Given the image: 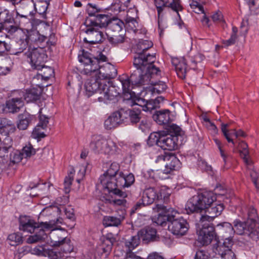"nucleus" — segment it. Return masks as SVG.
Listing matches in <instances>:
<instances>
[{"label": "nucleus", "instance_id": "1", "mask_svg": "<svg viewBox=\"0 0 259 259\" xmlns=\"http://www.w3.org/2000/svg\"><path fill=\"white\" fill-rule=\"evenodd\" d=\"M106 56L102 53L97 57L83 50L81 54L78 55L79 61L84 65L83 71L86 74L92 72H98L99 78L103 80H110L115 78L117 74L115 67L110 63H105L107 61ZM109 81V80H108Z\"/></svg>", "mask_w": 259, "mask_h": 259}, {"label": "nucleus", "instance_id": "2", "mask_svg": "<svg viewBox=\"0 0 259 259\" xmlns=\"http://www.w3.org/2000/svg\"><path fill=\"white\" fill-rule=\"evenodd\" d=\"M224 207L223 204L213 203L204 209L198 223L199 230L198 239L202 245L209 244L215 236V229L211 222L215 217L220 215Z\"/></svg>", "mask_w": 259, "mask_h": 259}, {"label": "nucleus", "instance_id": "3", "mask_svg": "<svg viewBox=\"0 0 259 259\" xmlns=\"http://www.w3.org/2000/svg\"><path fill=\"white\" fill-rule=\"evenodd\" d=\"M240 212L242 217L247 220L244 222L237 219L234 221L235 233L238 235H246L253 239L258 238L259 229L256 210L252 206L247 207L244 205L241 207Z\"/></svg>", "mask_w": 259, "mask_h": 259}, {"label": "nucleus", "instance_id": "4", "mask_svg": "<svg viewBox=\"0 0 259 259\" xmlns=\"http://www.w3.org/2000/svg\"><path fill=\"white\" fill-rule=\"evenodd\" d=\"M142 57L136 58L134 61L133 65L136 68L134 70L130 78L127 77H122L120 78V81L121 83L122 90L124 93H130L131 91V87L133 85L141 86L144 85L145 83L152 82L153 81L150 79L147 76H144L145 70L143 67V61Z\"/></svg>", "mask_w": 259, "mask_h": 259}, {"label": "nucleus", "instance_id": "5", "mask_svg": "<svg viewBox=\"0 0 259 259\" xmlns=\"http://www.w3.org/2000/svg\"><path fill=\"white\" fill-rule=\"evenodd\" d=\"M217 199L215 195L211 191H203L193 196L187 202L185 209L188 214L201 213L212 204Z\"/></svg>", "mask_w": 259, "mask_h": 259}, {"label": "nucleus", "instance_id": "6", "mask_svg": "<svg viewBox=\"0 0 259 259\" xmlns=\"http://www.w3.org/2000/svg\"><path fill=\"white\" fill-rule=\"evenodd\" d=\"M153 46L152 41L148 40H141L137 44V53L134 57V61L136 58L142 57L143 61V67L144 69H151V73L155 76L158 73V67H156L153 63L156 61L155 53L150 54L147 53V50Z\"/></svg>", "mask_w": 259, "mask_h": 259}, {"label": "nucleus", "instance_id": "7", "mask_svg": "<svg viewBox=\"0 0 259 259\" xmlns=\"http://www.w3.org/2000/svg\"><path fill=\"white\" fill-rule=\"evenodd\" d=\"M90 147L95 153L104 154L109 156L114 155L119 151V148L114 141L101 135L92 137Z\"/></svg>", "mask_w": 259, "mask_h": 259}, {"label": "nucleus", "instance_id": "8", "mask_svg": "<svg viewBox=\"0 0 259 259\" xmlns=\"http://www.w3.org/2000/svg\"><path fill=\"white\" fill-rule=\"evenodd\" d=\"M98 4L89 3L87 6V11L91 17L87 20L86 23L89 22L90 24H93L94 26L102 28L108 27L110 19L107 15L100 14L99 12L103 10Z\"/></svg>", "mask_w": 259, "mask_h": 259}, {"label": "nucleus", "instance_id": "9", "mask_svg": "<svg viewBox=\"0 0 259 259\" xmlns=\"http://www.w3.org/2000/svg\"><path fill=\"white\" fill-rule=\"evenodd\" d=\"M42 21L37 19H31L28 20V21L25 23L24 27L27 31V34H23L25 37L28 44L30 43H41L45 41V40L50 37L51 39L54 34H50L48 35L47 33L46 35H41L38 31L36 30L37 26H38Z\"/></svg>", "mask_w": 259, "mask_h": 259}, {"label": "nucleus", "instance_id": "10", "mask_svg": "<svg viewBox=\"0 0 259 259\" xmlns=\"http://www.w3.org/2000/svg\"><path fill=\"white\" fill-rule=\"evenodd\" d=\"M59 220H49V222H41L39 226L30 217L27 215H21L19 217V230L23 232L32 233L39 228H44L49 229L52 228L54 225L58 224Z\"/></svg>", "mask_w": 259, "mask_h": 259}, {"label": "nucleus", "instance_id": "11", "mask_svg": "<svg viewBox=\"0 0 259 259\" xmlns=\"http://www.w3.org/2000/svg\"><path fill=\"white\" fill-rule=\"evenodd\" d=\"M47 243L52 246H63L64 252L67 253L72 251L73 248L70 245V241L65 236L64 231L58 229H53L48 235Z\"/></svg>", "mask_w": 259, "mask_h": 259}, {"label": "nucleus", "instance_id": "12", "mask_svg": "<svg viewBox=\"0 0 259 259\" xmlns=\"http://www.w3.org/2000/svg\"><path fill=\"white\" fill-rule=\"evenodd\" d=\"M24 55L27 58V61L34 69L40 70L42 64L47 60V56L42 48L29 47Z\"/></svg>", "mask_w": 259, "mask_h": 259}, {"label": "nucleus", "instance_id": "13", "mask_svg": "<svg viewBox=\"0 0 259 259\" xmlns=\"http://www.w3.org/2000/svg\"><path fill=\"white\" fill-rule=\"evenodd\" d=\"M158 73L157 75L153 76V75L151 73V69L148 70V69L145 70L144 72V77L147 76L148 78L153 81V83L150 81V82H148L147 83H145L144 85H150L149 87H146V94L148 96L150 95V96L153 95L155 94H160L162 92L164 91L166 89V85L162 81H157V79L160 76V70L159 68L158 67Z\"/></svg>", "mask_w": 259, "mask_h": 259}, {"label": "nucleus", "instance_id": "14", "mask_svg": "<svg viewBox=\"0 0 259 259\" xmlns=\"http://www.w3.org/2000/svg\"><path fill=\"white\" fill-rule=\"evenodd\" d=\"M15 6L17 16L27 19L28 16H32L35 8L33 0H10Z\"/></svg>", "mask_w": 259, "mask_h": 259}, {"label": "nucleus", "instance_id": "15", "mask_svg": "<svg viewBox=\"0 0 259 259\" xmlns=\"http://www.w3.org/2000/svg\"><path fill=\"white\" fill-rule=\"evenodd\" d=\"M160 161H165V168L163 172L168 174L173 170L178 169L181 165V163L178 158L174 154L171 153H164L157 156L156 162Z\"/></svg>", "mask_w": 259, "mask_h": 259}, {"label": "nucleus", "instance_id": "16", "mask_svg": "<svg viewBox=\"0 0 259 259\" xmlns=\"http://www.w3.org/2000/svg\"><path fill=\"white\" fill-rule=\"evenodd\" d=\"M170 222L168 225V229L172 234L177 235H184L188 230V224L183 218H175V216L171 215Z\"/></svg>", "mask_w": 259, "mask_h": 259}, {"label": "nucleus", "instance_id": "17", "mask_svg": "<svg viewBox=\"0 0 259 259\" xmlns=\"http://www.w3.org/2000/svg\"><path fill=\"white\" fill-rule=\"evenodd\" d=\"M24 93L20 90L12 92L11 98L6 103V107L11 113H16L24 106L23 98Z\"/></svg>", "mask_w": 259, "mask_h": 259}, {"label": "nucleus", "instance_id": "18", "mask_svg": "<svg viewBox=\"0 0 259 259\" xmlns=\"http://www.w3.org/2000/svg\"><path fill=\"white\" fill-rule=\"evenodd\" d=\"M118 180L119 176L118 177L101 176L100 178L101 184L109 192H112L113 194L120 193L122 197H127V194L118 188H120L118 185Z\"/></svg>", "mask_w": 259, "mask_h": 259}, {"label": "nucleus", "instance_id": "19", "mask_svg": "<svg viewBox=\"0 0 259 259\" xmlns=\"http://www.w3.org/2000/svg\"><path fill=\"white\" fill-rule=\"evenodd\" d=\"M165 187H162L159 191V194L158 193V191L154 188L149 187L143 191L142 197L144 199V201L146 204L150 205L153 203L156 200H160L166 199L169 193L167 192L166 194L164 193L165 190Z\"/></svg>", "mask_w": 259, "mask_h": 259}, {"label": "nucleus", "instance_id": "20", "mask_svg": "<svg viewBox=\"0 0 259 259\" xmlns=\"http://www.w3.org/2000/svg\"><path fill=\"white\" fill-rule=\"evenodd\" d=\"M154 5L158 13V23H159L160 16L165 8H170L176 12L179 16L180 15L178 12L182 10L180 0H172V2H169L168 0H154Z\"/></svg>", "mask_w": 259, "mask_h": 259}, {"label": "nucleus", "instance_id": "21", "mask_svg": "<svg viewBox=\"0 0 259 259\" xmlns=\"http://www.w3.org/2000/svg\"><path fill=\"white\" fill-rule=\"evenodd\" d=\"M86 24L87 27L85 32L88 35V37L84 38V41L91 44L102 42L105 37L103 32L100 30V28L94 26L93 24H90L89 22Z\"/></svg>", "mask_w": 259, "mask_h": 259}, {"label": "nucleus", "instance_id": "22", "mask_svg": "<svg viewBox=\"0 0 259 259\" xmlns=\"http://www.w3.org/2000/svg\"><path fill=\"white\" fill-rule=\"evenodd\" d=\"M110 81L104 80L100 95L98 96L99 102H106L112 100L119 95L115 87L111 85Z\"/></svg>", "mask_w": 259, "mask_h": 259}, {"label": "nucleus", "instance_id": "23", "mask_svg": "<svg viewBox=\"0 0 259 259\" xmlns=\"http://www.w3.org/2000/svg\"><path fill=\"white\" fill-rule=\"evenodd\" d=\"M124 110H120L113 112L104 122L105 128L107 130H111L116 127L124 122Z\"/></svg>", "mask_w": 259, "mask_h": 259}, {"label": "nucleus", "instance_id": "24", "mask_svg": "<svg viewBox=\"0 0 259 259\" xmlns=\"http://www.w3.org/2000/svg\"><path fill=\"white\" fill-rule=\"evenodd\" d=\"M103 83L104 80L99 78L88 79L84 84L87 96L89 97L94 93L100 94Z\"/></svg>", "mask_w": 259, "mask_h": 259}, {"label": "nucleus", "instance_id": "25", "mask_svg": "<svg viewBox=\"0 0 259 259\" xmlns=\"http://www.w3.org/2000/svg\"><path fill=\"white\" fill-rule=\"evenodd\" d=\"M160 142L159 144V146L164 150L169 151L177 149L178 145L180 144L178 137L173 136V135L162 136Z\"/></svg>", "mask_w": 259, "mask_h": 259}, {"label": "nucleus", "instance_id": "26", "mask_svg": "<svg viewBox=\"0 0 259 259\" xmlns=\"http://www.w3.org/2000/svg\"><path fill=\"white\" fill-rule=\"evenodd\" d=\"M28 46V41L25 37L8 44V52L10 54L17 55L23 53Z\"/></svg>", "mask_w": 259, "mask_h": 259}, {"label": "nucleus", "instance_id": "27", "mask_svg": "<svg viewBox=\"0 0 259 259\" xmlns=\"http://www.w3.org/2000/svg\"><path fill=\"white\" fill-rule=\"evenodd\" d=\"M138 233L140 239L145 243L156 241L158 238L156 229L150 227H146Z\"/></svg>", "mask_w": 259, "mask_h": 259}, {"label": "nucleus", "instance_id": "28", "mask_svg": "<svg viewBox=\"0 0 259 259\" xmlns=\"http://www.w3.org/2000/svg\"><path fill=\"white\" fill-rule=\"evenodd\" d=\"M233 245V241L232 239L225 238L223 242L219 241L217 243L214 248V251L216 254L221 256L227 253L228 250H230Z\"/></svg>", "mask_w": 259, "mask_h": 259}, {"label": "nucleus", "instance_id": "29", "mask_svg": "<svg viewBox=\"0 0 259 259\" xmlns=\"http://www.w3.org/2000/svg\"><path fill=\"white\" fill-rule=\"evenodd\" d=\"M124 26V24L122 21L117 18L113 17L109 21L106 33L124 32L123 30Z\"/></svg>", "mask_w": 259, "mask_h": 259}, {"label": "nucleus", "instance_id": "30", "mask_svg": "<svg viewBox=\"0 0 259 259\" xmlns=\"http://www.w3.org/2000/svg\"><path fill=\"white\" fill-rule=\"evenodd\" d=\"M36 88H32L27 90L25 94H24V99L27 102H31L38 100L40 98L42 89L40 84L36 83Z\"/></svg>", "mask_w": 259, "mask_h": 259}, {"label": "nucleus", "instance_id": "31", "mask_svg": "<svg viewBox=\"0 0 259 259\" xmlns=\"http://www.w3.org/2000/svg\"><path fill=\"white\" fill-rule=\"evenodd\" d=\"M217 230L220 234L226 238L232 239V237L235 233V231L232 225L227 222L218 224L217 226Z\"/></svg>", "mask_w": 259, "mask_h": 259}, {"label": "nucleus", "instance_id": "32", "mask_svg": "<svg viewBox=\"0 0 259 259\" xmlns=\"http://www.w3.org/2000/svg\"><path fill=\"white\" fill-rule=\"evenodd\" d=\"M170 113L168 109L156 111L153 115V118L159 124H167L171 121Z\"/></svg>", "mask_w": 259, "mask_h": 259}, {"label": "nucleus", "instance_id": "33", "mask_svg": "<svg viewBox=\"0 0 259 259\" xmlns=\"http://www.w3.org/2000/svg\"><path fill=\"white\" fill-rule=\"evenodd\" d=\"M172 64L175 67V69L178 76L184 79L187 72V66L184 60H179L178 58L172 59Z\"/></svg>", "mask_w": 259, "mask_h": 259}, {"label": "nucleus", "instance_id": "34", "mask_svg": "<svg viewBox=\"0 0 259 259\" xmlns=\"http://www.w3.org/2000/svg\"><path fill=\"white\" fill-rule=\"evenodd\" d=\"M49 123V118L45 115H39V122L33 131V135L37 138H44L46 135L44 132H40V129H45Z\"/></svg>", "mask_w": 259, "mask_h": 259}, {"label": "nucleus", "instance_id": "35", "mask_svg": "<svg viewBox=\"0 0 259 259\" xmlns=\"http://www.w3.org/2000/svg\"><path fill=\"white\" fill-rule=\"evenodd\" d=\"M37 70L39 72L33 77L32 81L34 83H35L36 79H39V78L44 79L46 80H48L54 74V69L49 66L45 65L44 64H42L40 69Z\"/></svg>", "mask_w": 259, "mask_h": 259}, {"label": "nucleus", "instance_id": "36", "mask_svg": "<svg viewBox=\"0 0 259 259\" xmlns=\"http://www.w3.org/2000/svg\"><path fill=\"white\" fill-rule=\"evenodd\" d=\"M43 228H39L37 230H35V234L29 236L27 239V242L30 244L35 243L48 239V235Z\"/></svg>", "mask_w": 259, "mask_h": 259}, {"label": "nucleus", "instance_id": "37", "mask_svg": "<svg viewBox=\"0 0 259 259\" xmlns=\"http://www.w3.org/2000/svg\"><path fill=\"white\" fill-rule=\"evenodd\" d=\"M8 33L12 34L15 32H17L19 34H24L23 30L19 28L17 25H15L14 20L9 19L5 20L3 22V29Z\"/></svg>", "mask_w": 259, "mask_h": 259}, {"label": "nucleus", "instance_id": "38", "mask_svg": "<svg viewBox=\"0 0 259 259\" xmlns=\"http://www.w3.org/2000/svg\"><path fill=\"white\" fill-rule=\"evenodd\" d=\"M109 42L113 46H117L125 41L124 32L106 33Z\"/></svg>", "mask_w": 259, "mask_h": 259}, {"label": "nucleus", "instance_id": "39", "mask_svg": "<svg viewBox=\"0 0 259 259\" xmlns=\"http://www.w3.org/2000/svg\"><path fill=\"white\" fill-rule=\"evenodd\" d=\"M123 119L124 120L127 118H129L130 120L132 123H136L139 122L141 117V110L139 109H133L132 110H124Z\"/></svg>", "mask_w": 259, "mask_h": 259}, {"label": "nucleus", "instance_id": "40", "mask_svg": "<svg viewBox=\"0 0 259 259\" xmlns=\"http://www.w3.org/2000/svg\"><path fill=\"white\" fill-rule=\"evenodd\" d=\"M19 121L17 123V127L20 130H25L28 126L29 124L32 119V116L26 112L20 114L18 116Z\"/></svg>", "mask_w": 259, "mask_h": 259}, {"label": "nucleus", "instance_id": "41", "mask_svg": "<svg viewBox=\"0 0 259 259\" xmlns=\"http://www.w3.org/2000/svg\"><path fill=\"white\" fill-rule=\"evenodd\" d=\"M135 181L134 175L130 174L126 176L123 173L119 175L118 185L120 187H128Z\"/></svg>", "mask_w": 259, "mask_h": 259}, {"label": "nucleus", "instance_id": "42", "mask_svg": "<svg viewBox=\"0 0 259 259\" xmlns=\"http://www.w3.org/2000/svg\"><path fill=\"white\" fill-rule=\"evenodd\" d=\"M164 98L162 96H159L155 99H147L145 107L143 108L145 111L151 112L152 110L159 108V104L163 101Z\"/></svg>", "mask_w": 259, "mask_h": 259}, {"label": "nucleus", "instance_id": "43", "mask_svg": "<svg viewBox=\"0 0 259 259\" xmlns=\"http://www.w3.org/2000/svg\"><path fill=\"white\" fill-rule=\"evenodd\" d=\"M171 215L168 214H166L159 213L157 217L153 218L152 221L154 223L156 224L157 225L164 227L167 225V223H168V224H169V219Z\"/></svg>", "mask_w": 259, "mask_h": 259}, {"label": "nucleus", "instance_id": "44", "mask_svg": "<svg viewBox=\"0 0 259 259\" xmlns=\"http://www.w3.org/2000/svg\"><path fill=\"white\" fill-rule=\"evenodd\" d=\"M239 146L241 149L240 150V156L243 158L244 162L247 165L250 164L251 161L249 159V151L247 150V144L244 141H241L239 143Z\"/></svg>", "mask_w": 259, "mask_h": 259}, {"label": "nucleus", "instance_id": "45", "mask_svg": "<svg viewBox=\"0 0 259 259\" xmlns=\"http://www.w3.org/2000/svg\"><path fill=\"white\" fill-rule=\"evenodd\" d=\"M51 0H38L35 4L34 11L40 15L46 14Z\"/></svg>", "mask_w": 259, "mask_h": 259}, {"label": "nucleus", "instance_id": "46", "mask_svg": "<svg viewBox=\"0 0 259 259\" xmlns=\"http://www.w3.org/2000/svg\"><path fill=\"white\" fill-rule=\"evenodd\" d=\"M119 218L113 216H105L103 220V224L105 227L118 226L121 223Z\"/></svg>", "mask_w": 259, "mask_h": 259}, {"label": "nucleus", "instance_id": "47", "mask_svg": "<svg viewBox=\"0 0 259 259\" xmlns=\"http://www.w3.org/2000/svg\"><path fill=\"white\" fill-rule=\"evenodd\" d=\"M119 169V165L116 162H113L111 164L109 168L107 169L106 172L103 176H109L110 177H118V175L122 173L118 172Z\"/></svg>", "mask_w": 259, "mask_h": 259}, {"label": "nucleus", "instance_id": "48", "mask_svg": "<svg viewBox=\"0 0 259 259\" xmlns=\"http://www.w3.org/2000/svg\"><path fill=\"white\" fill-rule=\"evenodd\" d=\"M140 239L138 233L137 235L132 236L129 239L126 240L125 241V245L131 250L139 245Z\"/></svg>", "mask_w": 259, "mask_h": 259}, {"label": "nucleus", "instance_id": "49", "mask_svg": "<svg viewBox=\"0 0 259 259\" xmlns=\"http://www.w3.org/2000/svg\"><path fill=\"white\" fill-rule=\"evenodd\" d=\"M115 241V239L112 236V234H108L103 243L104 252H109L111 250L112 245Z\"/></svg>", "mask_w": 259, "mask_h": 259}, {"label": "nucleus", "instance_id": "50", "mask_svg": "<svg viewBox=\"0 0 259 259\" xmlns=\"http://www.w3.org/2000/svg\"><path fill=\"white\" fill-rule=\"evenodd\" d=\"M229 126V124L228 123H222L221 125V131L227 139V141L229 143H232L234 145V142L233 140L230 138L232 136H234V129L232 130H230L229 131L227 130V127Z\"/></svg>", "mask_w": 259, "mask_h": 259}, {"label": "nucleus", "instance_id": "51", "mask_svg": "<svg viewBox=\"0 0 259 259\" xmlns=\"http://www.w3.org/2000/svg\"><path fill=\"white\" fill-rule=\"evenodd\" d=\"M162 136L158 132L151 133L149 136L148 144L150 146L156 145L159 146V144L161 143Z\"/></svg>", "mask_w": 259, "mask_h": 259}, {"label": "nucleus", "instance_id": "52", "mask_svg": "<svg viewBox=\"0 0 259 259\" xmlns=\"http://www.w3.org/2000/svg\"><path fill=\"white\" fill-rule=\"evenodd\" d=\"M8 239L10 241V244L12 246H15L22 242V236L18 233L10 234Z\"/></svg>", "mask_w": 259, "mask_h": 259}, {"label": "nucleus", "instance_id": "53", "mask_svg": "<svg viewBox=\"0 0 259 259\" xmlns=\"http://www.w3.org/2000/svg\"><path fill=\"white\" fill-rule=\"evenodd\" d=\"M204 58V56L199 53H197L194 55L190 56L191 68L196 69V64L201 62Z\"/></svg>", "mask_w": 259, "mask_h": 259}, {"label": "nucleus", "instance_id": "54", "mask_svg": "<svg viewBox=\"0 0 259 259\" xmlns=\"http://www.w3.org/2000/svg\"><path fill=\"white\" fill-rule=\"evenodd\" d=\"M12 129L15 128V125L11 120L5 118H0V132H3L8 128Z\"/></svg>", "mask_w": 259, "mask_h": 259}, {"label": "nucleus", "instance_id": "55", "mask_svg": "<svg viewBox=\"0 0 259 259\" xmlns=\"http://www.w3.org/2000/svg\"><path fill=\"white\" fill-rule=\"evenodd\" d=\"M49 251H55V250L52 249H45L42 246H39L34 247L31 250L32 253L34 254L48 257L49 254V253H48L49 252Z\"/></svg>", "mask_w": 259, "mask_h": 259}, {"label": "nucleus", "instance_id": "56", "mask_svg": "<svg viewBox=\"0 0 259 259\" xmlns=\"http://www.w3.org/2000/svg\"><path fill=\"white\" fill-rule=\"evenodd\" d=\"M249 9L255 14L259 13V0H245Z\"/></svg>", "mask_w": 259, "mask_h": 259}, {"label": "nucleus", "instance_id": "57", "mask_svg": "<svg viewBox=\"0 0 259 259\" xmlns=\"http://www.w3.org/2000/svg\"><path fill=\"white\" fill-rule=\"evenodd\" d=\"M57 213L56 208L52 206H49L45 208L40 212L39 218L41 219L45 217H50Z\"/></svg>", "mask_w": 259, "mask_h": 259}, {"label": "nucleus", "instance_id": "58", "mask_svg": "<svg viewBox=\"0 0 259 259\" xmlns=\"http://www.w3.org/2000/svg\"><path fill=\"white\" fill-rule=\"evenodd\" d=\"M147 100L141 98H136L135 99L128 100V104L133 106V105H137L142 107V109L145 108L147 103Z\"/></svg>", "mask_w": 259, "mask_h": 259}, {"label": "nucleus", "instance_id": "59", "mask_svg": "<svg viewBox=\"0 0 259 259\" xmlns=\"http://www.w3.org/2000/svg\"><path fill=\"white\" fill-rule=\"evenodd\" d=\"M169 132L173 135L178 137V139L180 138H182V136L183 135V132L181 127L175 124H171L169 125Z\"/></svg>", "mask_w": 259, "mask_h": 259}, {"label": "nucleus", "instance_id": "60", "mask_svg": "<svg viewBox=\"0 0 259 259\" xmlns=\"http://www.w3.org/2000/svg\"><path fill=\"white\" fill-rule=\"evenodd\" d=\"M35 153V150L33 148L31 145L29 144L24 147L22 149V152H21L23 157H29L32 155H34Z\"/></svg>", "mask_w": 259, "mask_h": 259}, {"label": "nucleus", "instance_id": "61", "mask_svg": "<svg viewBox=\"0 0 259 259\" xmlns=\"http://www.w3.org/2000/svg\"><path fill=\"white\" fill-rule=\"evenodd\" d=\"M126 24L128 29H131L134 32L137 30V28L138 25V22L134 18L130 17L126 19Z\"/></svg>", "mask_w": 259, "mask_h": 259}, {"label": "nucleus", "instance_id": "62", "mask_svg": "<svg viewBox=\"0 0 259 259\" xmlns=\"http://www.w3.org/2000/svg\"><path fill=\"white\" fill-rule=\"evenodd\" d=\"M23 157V155L20 151L14 152L11 154L10 162L13 164L20 162Z\"/></svg>", "mask_w": 259, "mask_h": 259}, {"label": "nucleus", "instance_id": "63", "mask_svg": "<svg viewBox=\"0 0 259 259\" xmlns=\"http://www.w3.org/2000/svg\"><path fill=\"white\" fill-rule=\"evenodd\" d=\"M114 195L117 197H119V198H115L113 199L112 200V203L115 205L125 206L126 200L125 199V198L126 197H122L120 193H116Z\"/></svg>", "mask_w": 259, "mask_h": 259}, {"label": "nucleus", "instance_id": "64", "mask_svg": "<svg viewBox=\"0 0 259 259\" xmlns=\"http://www.w3.org/2000/svg\"><path fill=\"white\" fill-rule=\"evenodd\" d=\"M250 176L256 189L259 190V174L252 169L250 172Z\"/></svg>", "mask_w": 259, "mask_h": 259}]
</instances>
